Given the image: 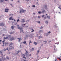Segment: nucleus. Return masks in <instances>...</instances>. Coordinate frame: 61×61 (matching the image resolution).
I'll return each mask as SVG.
<instances>
[{
	"label": "nucleus",
	"instance_id": "f704fd0d",
	"mask_svg": "<svg viewBox=\"0 0 61 61\" xmlns=\"http://www.w3.org/2000/svg\"><path fill=\"white\" fill-rule=\"evenodd\" d=\"M32 7H35L36 6H35V5H32Z\"/></svg>",
	"mask_w": 61,
	"mask_h": 61
},
{
	"label": "nucleus",
	"instance_id": "bf43d9fd",
	"mask_svg": "<svg viewBox=\"0 0 61 61\" xmlns=\"http://www.w3.org/2000/svg\"><path fill=\"white\" fill-rule=\"evenodd\" d=\"M3 42H5V41H2Z\"/></svg>",
	"mask_w": 61,
	"mask_h": 61
},
{
	"label": "nucleus",
	"instance_id": "8fccbe9b",
	"mask_svg": "<svg viewBox=\"0 0 61 61\" xmlns=\"http://www.w3.org/2000/svg\"><path fill=\"white\" fill-rule=\"evenodd\" d=\"M5 1H8V0H4Z\"/></svg>",
	"mask_w": 61,
	"mask_h": 61
},
{
	"label": "nucleus",
	"instance_id": "dca6fc26",
	"mask_svg": "<svg viewBox=\"0 0 61 61\" xmlns=\"http://www.w3.org/2000/svg\"><path fill=\"white\" fill-rule=\"evenodd\" d=\"M4 0H0V3H3V2H4Z\"/></svg>",
	"mask_w": 61,
	"mask_h": 61
},
{
	"label": "nucleus",
	"instance_id": "052dcab7",
	"mask_svg": "<svg viewBox=\"0 0 61 61\" xmlns=\"http://www.w3.org/2000/svg\"><path fill=\"white\" fill-rule=\"evenodd\" d=\"M45 7H47V6L46 5H45Z\"/></svg>",
	"mask_w": 61,
	"mask_h": 61
},
{
	"label": "nucleus",
	"instance_id": "3c124183",
	"mask_svg": "<svg viewBox=\"0 0 61 61\" xmlns=\"http://www.w3.org/2000/svg\"><path fill=\"white\" fill-rule=\"evenodd\" d=\"M0 53H1V54L2 53V52L1 51H0Z\"/></svg>",
	"mask_w": 61,
	"mask_h": 61
},
{
	"label": "nucleus",
	"instance_id": "423d86ee",
	"mask_svg": "<svg viewBox=\"0 0 61 61\" xmlns=\"http://www.w3.org/2000/svg\"><path fill=\"white\" fill-rule=\"evenodd\" d=\"M9 37H5L4 38V40H6V39H9Z\"/></svg>",
	"mask_w": 61,
	"mask_h": 61
},
{
	"label": "nucleus",
	"instance_id": "338daca9",
	"mask_svg": "<svg viewBox=\"0 0 61 61\" xmlns=\"http://www.w3.org/2000/svg\"><path fill=\"white\" fill-rule=\"evenodd\" d=\"M24 25H25V24H24Z\"/></svg>",
	"mask_w": 61,
	"mask_h": 61
},
{
	"label": "nucleus",
	"instance_id": "412c9836",
	"mask_svg": "<svg viewBox=\"0 0 61 61\" xmlns=\"http://www.w3.org/2000/svg\"><path fill=\"white\" fill-rule=\"evenodd\" d=\"M43 11H43L41 12V13H44V12H46V11H45V10H44Z\"/></svg>",
	"mask_w": 61,
	"mask_h": 61
},
{
	"label": "nucleus",
	"instance_id": "4c0bfd02",
	"mask_svg": "<svg viewBox=\"0 0 61 61\" xmlns=\"http://www.w3.org/2000/svg\"><path fill=\"white\" fill-rule=\"evenodd\" d=\"M48 34H50L51 33V32L50 31H49L48 32Z\"/></svg>",
	"mask_w": 61,
	"mask_h": 61
},
{
	"label": "nucleus",
	"instance_id": "b1692460",
	"mask_svg": "<svg viewBox=\"0 0 61 61\" xmlns=\"http://www.w3.org/2000/svg\"><path fill=\"white\" fill-rule=\"evenodd\" d=\"M10 34H15V32H10Z\"/></svg>",
	"mask_w": 61,
	"mask_h": 61
},
{
	"label": "nucleus",
	"instance_id": "39448f33",
	"mask_svg": "<svg viewBox=\"0 0 61 61\" xmlns=\"http://www.w3.org/2000/svg\"><path fill=\"white\" fill-rule=\"evenodd\" d=\"M9 10V9L8 8H5V12H8Z\"/></svg>",
	"mask_w": 61,
	"mask_h": 61
},
{
	"label": "nucleus",
	"instance_id": "774afa93",
	"mask_svg": "<svg viewBox=\"0 0 61 61\" xmlns=\"http://www.w3.org/2000/svg\"><path fill=\"white\" fill-rule=\"evenodd\" d=\"M24 61H25V60H24Z\"/></svg>",
	"mask_w": 61,
	"mask_h": 61
},
{
	"label": "nucleus",
	"instance_id": "4d7b16f0",
	"mask_svg": "<svg viewBox=\"0 0 61 61\" xmlns=\"http://www.w3.org/2000/svg\"><path fill=\"white\" fill-rule=\"evenodd\" d=\"M38 18H40V17H40V16H38Z\"/></svg>",
	"mask_w": 61,
	"mask_h": 61
},
{
	"label": "nucleus",
	"instance_id": "20e7f679",
	"mask_svg": "<svg viewBox=\"0 0 61 61\" xmlns=\"http://www.w3.org/2000/svg\"><path fill=\"white\" fill-rule=\"evenodd\" d=\"M5 60V57H2L1 58H0V61H4Z\"/></svg>",
	"mask_w": 61,
	"mask_h": 61
},
{
	"label": "nucleus",
	"instance_id": "aec40b11",
	"mask_svg": "<svg viewBox=\"0 0 61 61\" xmlns=\"http://www.w3.org/2000/svg\"><path fill=\"white\" fill-rule=\"evenodd\" d=\"M26 41H24L23 42V43L24 44H26Z\"/></svg>",
	"mask_w": 61,
	"mask_h": 61
},
{
	"label": "nucleus",
	"instance_id": "09e8293b",
	"mask_svg": "<svg viewBox=\"0 0 61 61\" xmlns=\"http://www.w3.org/2000/svg\"><path fill=\"white\" fill-rule=\"evenodd\" d=\"M46 35H48H48H49L48 34V33H46Z\"/></svg>",
	"mask_w": 61,
	"mask_h": 61
},
{
	"label": "nucleus",
	"instance_id": "13d9d810",
	"mask_svg": "<svg viewBox=\"0 0 61 61\" xmlns=\"http://www.w3.org/2000/svg\"><path fill=\"white\" fill-rule=\"evenodd\" d=\"M49 57H48L47 58V59H48Z\"/></svg>",
	"mask_w": 61,
	"mask_h": 61
},
{
	"label": "nucleus",
	"instance_id": "7ed1b4c3",
	"mask_svg": "<svg viewBox=\"0 0 61 61\" xmlns=\"http://www.w3.org/2000/svg\"><path fill=\"white\" fill-rule=\"evenodd\" d=\"M25 11H26L25 10H24L23 9H21L20 10V13H25Z\"/></svg>",
	"mask_w": 61,
	"mask_h": 61
},
{
	"label": "nucleus",
	"instance_id": "f8f14e48",
	"mask_svg": "<svg viewBox=\"0 0 61 61\" xmlns=\"http://www.w3.org/2000/svg\"><path fill=\"white\" fill-rule=\"evenodd\" d=\"M17 39H18L19 40V42H20V41H21L22 40V39H21V38H18Z\"/></svg>",
	"mask_w": 61,
	"mask_h": 61
},
{
	"label": "nucleus",
	"instance_id": "6e6552de",
	"mask_svg": "<svg viewBox=\"0 0 61 61\" xmlns=\"http://www.w3.org/2000/svg\"><path fill=\"white\" fill-rule=\"evenodd\" d=\"M9 50L12 49H13V46H9Z\"/></svg>",
	"mask_w": 61,
	"mask_h": 61
},
{
	"label": "nucleus",
	"instance_id": "393cba45",
	"mask_svg": "<svg viewBox=\"0 0 61 61\" xmlns=\"http://www.w3.org/2000/svg\"><path fill=\"white\" fill-rule=\"evenodd\" d=\"M39 39H40V38H42V37H43L42 36H39Z\"/></svg>",
	"mask_w": 61,
	"mask_h": 61
},
{
	"label": "nucleus",
	"instance_id": "864d4df0",
	"mask_svg": "<svg viewBox=\"0 0 61 61\" xmlns=\"http://www.w3.org/2000/svg\"><path fill=\"white\" fill-rule=\"evenodd\" d=\"M2 17V16H0V19Z\"/></svg>",
	"mask_w": 61,
	"mask_h": 61
},
{
	"label": "nucleus",
	"instance_id": "7c9ffc66",
	"mask_svg": "<svg viewBox=\"0 0 61 61\" xmlns=\"http://www.w3.org/2000/svg\"><path fill=\"white\" fill-rule=\"evenodd\" d=\"M47 17H48V18L49 19L50 18V16H47Z\"/></svg>",
	"mask_w": 61,
	"mask_h": 61
},
{
	"label": "nucleus",
	"instance_id": "f03ea898",
	"mask_svg": "<svg viewBox=\"0 0 61 61\" xmlns=\"http://www.w3.org/2000/svg\"><path fill=\"white\" fill-rule=\"evenodd\" d=\"M19 25H17L18 28V29H19L21 30L20 32L21 31L22 32H23V29L22 28H20V27H19Z\"/></svg>",
	"mask_w": 61,
	"mask_h": 61
},
{
	"label": "nucleus",
	"instance_id": "5fc2aeb1",
	"mask_svg": "<svg viewBox=\"0 0 61 61\" xmlns=\"http://www.w3.org/2000/svg\"><path fill=\"white\" fill-rule=\"evenodd\" d=\"M26 0L27 1H29V0Z\"/></svg>",
	"mask_w": 61,
	"mask_h": 61
},
{
	"label": "nucleus",
	"instance_id": "6ab92c4d",
	"mask_svg": "<svg viewBox=\"0 0 61 61\" xmlns=\"http://www.w3.org/2000/svg\"><path fill=\"white\" fill-rule=\"evenodd\" d=\"M35 45H36L37 44V43L36 42H34L33 43Z\"/></svg>",
	"mask_w": 61,
	"mask_h": 61
},
{
	"label": "nucleus",
	"instance_id": "49530a36",
	"mask_svg": "<svg viewBox=\"0 0 61 61\" xmlns=\"http://www.w3.org/2000/svg\"><path fill=\"white\" fill-rule=\"evenodd\" d=\"M31 56V54H30L29 55V56Z\"/></svg>",
	"mask_w": 61,
	"mask_h": 61
},
{
	"label": "nucleus",
	"instance_id": "1a4fd4ad",
	"mask_svg": "<svg viewBox=\"0 0 61 61\" xmlns=\"http://www.w3.org/2000/svg\"><path fill=\"white\" fill-rule=\"evenodd\" d=\"M13 18V17L12 16L11 17L9 18V20H13L14 19H12Z\"/></svg>",
	"mask_w": 61,
	"mask_h": 61
},
{
	"label": "nucleus",
	"instance_id": "4468645a",
	"mask_svg": "<svg viewBox=\"0 0 61 61\" xmlns=\"http://www.w3.org/2000/svg\"><path fill=\"white\" fill-rule=\"evenodd\" d=\"M21 21H22L21 22L22 23V22H25V19H22L21 20Z\"/></svg>",
	"mask_w": 61,
	"mask_h": 61
},
{
	"label": "nucleus",
	"instance_id": "c756f323",
	"mask_svg": "<svg viewBox=\"0 0 61 61\" xmlns=\"http://www.w3.org/2000/svg\"><path fill=\"white\" fill-rule=\"evenodd\" d=\"M34 48H32L31 49V50H32V51H34Z\"/></svg>",
	"mask_w": 61,
	"mask_h": 61
},
{
	"label": "nucleus",
	"instance_id": "58836bf2",
	"mask_svg": "<svg viewBox=\"0 0 61 61\" xmlns=\"http://www.w3.org/2000/svg\"><path fill=\"white\" fill-rule=\"evenodd\" d=\"M6 58H7V59H9V58L8 57V56L7 57H6Z\"/></svg>",
	"mask_w": 61,
	"mask_h": 61
},
{
	"label": "nucleus",
	"instance_id": "4be33fe9",
	"mask_svg": "<svg viewBox=\"0 0 61 61\" xmlns=\"http://www.w3.org/2000/svg\"><path fill=\"white\" fill-rule=\"evenodd\" d=\"M5 45H7V44H8V43L7 42H6L5 43Z\"/></svg>",
	"mask_w": 61,
	"mask_h": 61
},
{
	"label": "nucleus",
	"instance_id": "680f3d73",
	"mask_svg": "<svg viewBox=\"0 0 61 61\" xmlns=\"http://www.w3.org/2000/svg\"><path fill=\"white\" fill-rule=\"evenodd\" d=\"M14 21L15 22V20H14Z\"/></svg>",
	"mask_w": 61,
	"mask_h": 61
},
{
	"label": "nucleus",
	"instance_id": "79ce46f5",
	"mask_svg": "<svg viewBox=\"0 0 61 61\" xmlns=\"http://www.w3.org/2000/svg\"><path fill=\"white\" fill-rule=\"evenodd\" d=\"M27 21L28 22H29V20H27Z\"/></svg>",
	"mask_w": 61,
	"mask_h": 61
},
{
	"label": "nucleus",
	"instance_id": "ddd939ff",
	"mask_svg": "<svg viewBox=\"0 0 61 61\" xmlns=\"http://www.w3.org/2000/svg\"><path fill=\"white\" fill-rule=\"evenodd\" d=\"M25 51H26V52L25 53V55H27V54L28 53V51H26V50H25Z\"/></svg>",
	"mask_w": 61,
	"mask_h": 61
},
{
	"label": "nucleus",
	"instance_id": "0e129e2a",
	"mask_svg": "<svg viewBox=\"0 0 61 61\" xmlns=\"http://www.w3.org/2000/svg\"><path fill=\"white\" fill-rule=\"evenodd\" d=\"M0 42H1V41H2V40H0Z\"/></svg>",
	"mask_w": 61,
	"mask_h": 61
},
{
	"label": "nucleus",
	"instance_id": "603ef678",
	"mask_svg": "<svg viewBox=\"0 0 61 61\" xmlns=\"http://www.w3.org/2000/svg\"><path fill=\"white\" fill-rule=\"evenodd\" d=\"M20 2L19 1V0L18 1H17V3H19Z\"/></svg>",
	"mask_w": 61,
	"mask_h": 61
},
{
	"label": "nucleus",
	"instance_id": "69168bd1",
	"mask_svg": "<svg viewBox=\"0 0 61 61\" xmlns=\"http://www.w3.org/2000/svg\"><path fill=\"white\" fill-rule=\"evenodd\" d=\"M58 59H60V58H58Z\"/></svg>",
	"mask_w": 61,
	"mask_h": 61
},
{
	"label": "nucleus",
	"instance_id": "473e14b6",
	"mask_svg": "<svg viewBox=\"0 0 61 61\" xmlns=\"http://www.w3.org/2000/svg\"><path fill=\"white\" fill-rule=\"evenodd\" d=\"M44 42H45L46 43V42H47V41H44Z\"/></svg>",
	"mask_w": 61,
	"mask_h": 61
},
{
	"label": "nucleus",
	"instance_id": "a878e982",
	"mask_svg": "<svg viewBox=\"0 0 61 61\" xmlns=\"http://www.w3.org/2000/svg\"><path fill=\"white\" fill-rule=\"evenodd\" d=\"M6 50H8V51H9V49H8V47L6 48Z\"/></svg>",
	"mask_w": 61,
	"mask_h": 61
},
{
	"label": "nucleus",
	"instance_id": "a211bd4d",
	"mask_svg": "<svg viewBox=\"0 0 61 61\" xmlns=\"http://www.w3.org/2000/svg\"><path fill=\"white\" fill-rule=\"evenodd\" d=\"M23 58H25V59H26V58L25 57V55H24V54H23Z\"/></svg>",
	"mask_w": 61,
	"mask_h": 61
},
{
	"label": "nucleus",
	"instance_id": "e433bc0d",
	"mask_svg": "<svg viewBox=\"0 0 61 61\" xmlns=\"http://www.w3.org/2000/svg\"><path fill=\"white\" fill-rule=\"evenodd\" d=\"M37 22L39 23V24H40V21H37Z\"/></svg>",
	"mask_w": 61,
	"mask_h": 61
},
{
	"label": "nucleus",
	"instance_id": "ea45409f",
	"mask_svg": "<svg viewBox=\"0 0 61 61\" xmlns=\"http://www.w3.org/2000/svg\"><path fill=\"white\" fill-rule=\"evenodd\" d=\"M43 28V27H42L41 26V27L40 29H42V28Z\"/></svg>",
	"mask_w": 61,
	"mask_h": 61
},
{
	"label": "nucleus",
	"instance_id": "0eeeda50",
	"mask_svg": "<svg viewBox=\"0 0 61 61\" xmlns=\"http://www.w3.org/2000/svg\"><path fill=\"white\" fill-rule=\"evenodd\" d=\"M5 24L3 23H0V26H4Z\"/></svg>",
	"mask_w": 61,
	"mask_h": 61
},
{
	"label": "nucleus",
	"instance_id": "c9c22d12",
	"mask_svg": "<svg viewBox=\"0 0 61 61\" xmlns=\"http://www.w3.org/2000/svg\"><path fill=\"white\" fill-rule=\"evenodd\" d=\"M44 16H45V15H42V17H43V18H44Z\"/></svg>",
	"mask_w": 61,
	"mask_h": 61
},
{
	"label": "nucleus",
	"instance_id": "e2e57ef3",
	"mask_svg": "<svg viewBox=\"0 0 61 61\" xmlns=\"http://www.w3.org/2000/svg\"><path fill=\"white\" fill-rule=\"evenodd\" d=\"M5 35V34H3V36H4Z\"/></svg>",
	"mask_w": 61,
	"mask_h": 61
},
{
	"label": "nucleus",
	"instance_id": "6e6d98bb",
	"mask_svg": "<svg viewBox=\"0 0 61 61\" xmlns=\"http://www.w3.org/2000/svg\"><path fill=\"white\" fill-rule=\"evenodd\" d=\"M12 15V14H10V15Z\"/></svg>",
	"mask_w": 61,
	"mask_h": 61
},
{
	"label": "nucleus",
	"instance_id": "f3484780",
	"mask_svg": "<svg viewBox=\"0 0 61 61\" xmlns=\"http://www.w3.org/2000/svg\"><path fill=\"white\" fill-rule=\"evenodd\" d=\"M11 28L12 29V30H13V29H14V26H11Z\"/></svg>",
	"mask_w": 61,
	"mask_h": 61
},
{
	"label": "nucleus",
	"instance_id": "bb28decb",
	"mask_svg": "<svg viewBox=\"0 0 61 61\" xmlns=\"http://www.w3.org/2000/svg\"><path fill=\"white\" fill-rule=\"evenodd\" d=\"M59 8L60 9H61V6H59Z\"/></svg>",
	"mask_w": 61,
	"mask_h": 61
},
{
	"label": "nucleus",
	"instance_id": "9b49d317",
	"mask_svg": "<svg viewBox=\"0 0 61 61\" xmlns=\"http://www.w3.org/2000/svg\"><path fill=\"white\" fill-rule=\"evenodd\" d=\"M13 45V43H12V42H11V43H10L9 46H12V45Z\"/></svg>",
	"mask_w": 61,
	"mask_h": 61
},
{
	"label": "nucleus",
	"instance_id": "a19ab883",
	"mask_svg": "<svg viewBox=\"0 0 61 61\" xmlns=\"http://www.w3.org/2000/svg\"><path fill=\"white\" fill-rule=\"evenodd\" d=\"M48 21H46V23L47 24L48 23Z\"/></svg>",
	"mask_w": 61,
	"mask_h": 61
},
{
	"label": "nucleus",
	"instance_id": "2f4dec72",
	"mask_svg": "<svg viewBox=\"0 0 61 61\" xmlns=\"http://www.w3.org/2000/svg\"><path fill=\"white\" fill-rule=\"evenodd\" d=\"M29 37H31L32 36V35H31V34H30L29 35Z\"/></svg>",
	"mask_w": 61,
	"mask_h": 61
},
{
	"label": "nucleus",
	"instance_id": "f257e3e1",
	"mask_svg": "<svg viewBox=\"0 0 61 61\" xmlns=\"http://www.w3.org/2000/svg\"><path fill=\"white\" fill-rule=\"evenodd\" d=\"M7 36L8 37H9V38H10V41H11V40H14V37H11V36L8 35Z\"/></svg>",
	"mask_w": 61,
	"mask_h": 61
},
{
	"label": "nucleus",
	"instance_id": "cd10ccee",
	"mask_svg": "<svg viewBox=\"0 0 61 61\" xmlns=\"http://www.w3.org/2000/svg\"><path fill=\"white\" fill-rule=\"evenodd\" d=\"M38 13L39 14H41V11H39Z\"/></svg>",
	"mask_w": 61,
	"mask_h": 61
},
{
	"label": "nucleus",
	"instance_id": "2eb2a0df",
	"mask_svg": "<svg viewBox=\"0 0 61 61\" xmlns=\"http://www.w3.org/2000/svg\"><path fill=\"white\" fill-rule=\"evenodd\" d=\"M0 55L1 56H0V57H4V55H3V54L2 53H1V55Z\"/></svg>",
	"mask_w": 61,
	"mask_h": 61
},
{
	"label": "nucleus",
	"instance_id": "5701e85b",
	"mask_svg": "<svg viewBox=\"0 0 61 61\" xmlns=\"http://www.w3.org/2000/svg\"><path fill=\"white\" fill-rule=\"evenodd\" d=\"M31 30H32L31 31V32H34V31H35V30H34L33 29H31Z\"/></svg>",
	"mask_w": 61,
	"mask_h": 61
},
{
	"label": "nucleus",
	"instance_id": "c85d7f7f",
	"mask_svg": "<svg viewBox=\"0 0 61 61\" xmlns=\"http://www.w3.org/2000/svg\"><path fill=\"white\" fill-rule=\"evenodd\" d=\"M54 51H56V49L54 48Z\"/></svg>",
	"mask_w": 61,
	"mask_h": 61
},
{
	"label": "nucleus",
	"instance_id": "9d476101",
	"mask_svg": "<svg viewBox=\"0 0 61 61\" xmlns=\"http://www.w3.org/2000/svg\"><path fill=\"white\" fill-rule=\"evenodd\" d=\"M20 52V51H16L15 53H16V54H18V53H19Z\"/></svg>",
	"mask_w": 61,
	"mask_h": 61
},
{
	"label": "nucleus",
	"instance_id": "37998d69",
	"mask_svg": "<svg viewBox=\"0 0 61 61\" xmlns=\"http://www.w3.org/2000/svg\"><path fill=\"white\" fill-rule=\"evenodd\" d=\"M39 51L38 50V51H37L38 53H39Z\"/></svg>",
	"mask_w": 61,
	"mask_h": 61
},
{
	"label": "nucleus",
	"instance_id": "de8ad7c7",
	"mask_svg": "<svg viewBox=\"0 0 61 61\" xmlns=\"http://www.w3.org/2000/svg\"><path fill=\"white\" fill-rule=\"evenodd\" d=\"M33 15H35L36 14V13H33Z\"/></svg>",
	"mask_w": 61,
	"mask_h": 61
},
{
	"label": "nucleus",
	"instance_id": "72a5a7b5",
	"mask_svg": "<svg viewBox=\"0 0 61 61\" xmlns=\"http://www.w3.org/2000/svg\"><path fill=\"white\" fill-rule=\"evenodd\" d=\"M19 21H20V20H19V19H18V20H17V22H18Z\"/></svg>",
	"mask_w": 61,
	"mask_h": 61
},
{
	"label": "nucleus",
	"instance_id": "c03bdc74",
	"mask_svg": "<svg viewBox=\"0 0 61 61\" xmlns=\"http://www.w3.org/2000/svg\"><path fill=\"white\" fill-rule=\"evenodd\" d=\"M30 41V43H29V44H30V43H32V42L31 41Z\"/></svg>",
	"mask_w": 61,
	"mask_h": 61
},
{
	"label": "nucleus",
	"instance_id": "a18cd8bd",
	"mask_svg": "<svg viewBox=\"0 0 61 61\" xmlns=\"http://www.w3.org/2000/svg\"><path fill=\"white\" fill-rule=\"evenodd\" d=\"M10 5H11L12 7H13V5H12L11 4H10Z\"/></svg>",
	"mask_w": 61,
	"mask_h": 61
}]
</instances>
